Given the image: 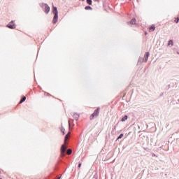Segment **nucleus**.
Wrapping results in <instances>:
<instances>
[{
    "label": "nucleus",
    "mask_w": 179,
    "mask_h": 179,
    "mask_svg": "<svg viewBox=\"0 0 179 179\" xmlns=\"http://www.w3.org/2000/svg\"><path fill=\"white\" fill-rule=\"evenodd\" d=\"M100 113V108H97L96 110L91 115L90 117V120H94L95 117H97L99 114Z\"/></svg>",
    "instance_id": "nucleus-1"
},
{
    "label": "nucleus",
    "mask_w": 179,
    "mask_h": 179,
    "mask_svg": "<svg viewBox=\"0 0 179 179\" xmlns=\"http://www.w3.org/2000/svg\"><path fill=\"white\" fill-rule=\"evenodd\" d=\"M60 152H61V156L64 157V156H65V152H66V143H64L62 145Z\"/></svg>",
    "instance_id": "nucleus-2"
},
{
    "label": "nucleus",
    "mask_w": 179,
    "mask_h": 179,
    "mask_svg": "<svg viewBox=\"0 0 179 179\" xmlns=\"http://www.w3.org/2000/svg\"><path fill=\"white\" fill-rule=\"evenodd\" d=\"M41 8H43L45 13H50V6L47 5V3H42L41 5Z\"/></svg>",
    "instance_id": "nucleus-3"
},
{
    "label": "nucleus",
    "mask_w": 179,
    "mask_h": 179,
    "mask_svg": "<svg viewBox=\"0 0 179 179\" xmlns=\"http://www.w3.org/2000/svg\"><path fill=\"white\" fill-rule=\"evenodd\" d=\"M149 55H150V53H149V52H147L144 56V59H142V58L139 59L140 62H148V59H149Z\"/></svg>",
    "instance_id": "nucleus-4"
},
{
    "label": "nucleus",
    "mask_w": 179,
    "mask_h": 179,
    "mask_svg": "<svg viewBox=\"0 0 179 179\" xmlns=\"http://www.w3.org/2000/svg\"><path fill=\"white\" fill-rule=\"evenodd\" d=\"M7 27L8 29H16V25H15V22L13 21H11L8 25Z\"/></svg>",
    "instance_id": "nucleus-5"
},
{
    "label": "nucleus",
    "mask_w": 179,
    "mask_h": 179,
    "mask_svg": "<svg viewBox=\"0 0 179 179\" xmlns=\"http://www.w3.org/2000/svg\"><path fill=\"white\" fill-rule=\"evenodd\" d=\"M52 22L54 24L57 23V22H58V14H55Z\"/></svg>",
    "instance_id": "nucleus-6"
},
{
    "label": "nucleus",
    "mask_w": 179,
    "mask_h": 179,
    "mask_svg": "<svg viewBox=\"0 0 179 179\" xmlns=\"http://www.w3.org/2000/svg\"><path fill=\"white\" fill-rule=\"evenodd\" d=\"M155 30H156V27H155L154 24L151 25L149 27V31H155Z\"/></svg>",
    "instance_id": "nucleus-7"
},
{
    "label": "nucleus",
    "mask_w": 179,
    "mask_h": 179,
    "mask_svg": "<svg viewBox=\"0 0 179 179\" xmlns=\"http://www.w3.org/2000/svg\"><path fill=\"white\" fill-rule=\"evenodd\" d=\"M73 118H74V120H76V121H78V120H79V114H77V113H74L73 115Z\"/></svg>",
    "instance_id": "nucleus-8"
},
{
    "label": "nucleus",
    "mask_w": 179,
    "mask_h": 179,
    "mask_svg": "<svg viewBox=\"0 0 179 179\" xmlns=\"http://www.w3.org/2000/svg\"><path fill=\"white\" fill-rule=\"evenodd\" d=\"M71 132H69L66 136H65V138H64V143H66V141H68V139L69 138V135H70Z\"/></svg>",
    "instance_id": "nucleus-9"
},
{
    "label": "nucleus",
    "mask_w": 179,
    "mask_h": 179,
    "mask_svg": "<svg viewBox=\"0 0 179 179\" xmlns=\"http://www.w3.org/2000/svg\"><path fill=\"white\" fill-rule=\"evenodd\" d=\"M53 13L54 15H58V10L57 9V7L53 6Z\"/></svg>",
    "instance_id": "nucleus-10"
},
{
    "label": "nucleus",
    "mask_w": 179,
    "mask_h": 179,
    "mask_svg": "<svg viewBox=\"0 0 179 179\" xmlns=\"http://www.w3.org/2000/svg\"><path fill=\"white\" fill-rule=\"evenodd\" d=\"M136 22V20L135 18H133V19L130 21L129 24H135Z\"/></svg>",
    "instance_id": "nucleus-11"
},
{
    "label": "nucleus",
    "mask_w": 179,
    "mask_h": 179,
    "mask_svg": "<svg viewBox=\"0 0 179 179\" xmlns=\"http://www.w3.org/2000/svg\"><path fill=\"white\" fill-rule=\"evenodd\" d=\"M26 101V96H24L20 101L19 104H22V103Z\"/></svg>",
    "instance_id": "nucleus-12"
},
{
    "label": "nucleus",
    "mask_w": 179,
    "mask_h": 179,
    "mask_svg": "<svg viewBox=\"0 0 179 179\" xmlns=\"http://www.w3.org/2000/svg\"><path fill=\"white\" fill-rule=\"evenodd\" d=\"M66 155H72V149L67 150Z\"/></svg>",
    "instance_id": "nucleus-13"
},
{
    "label": "nucleus",
    "mask_w": 179,
    "mask_h": 179,
    "mask_svg": "<svg viewBox=\"0 0 179 179\" xmlns=\"http://www.w3.org/2000/svg\"><path fill=\"white\" fill-rule=\"evenodd\" d=\"M127 120H128V116L127 115H125L124 117L122 118V122H124V121H127Z\"/></svg>",
    "instance_id": "nucleus-14"
},
{
    "label": "nucleus",
    "mask_w": 179,
    "mask_h": 179,
    "mask_svg": "<svg viewBox=\"0 0 179 179\" xmlns=\"http://www.w3.org/2000/svg\"><path fill=\"white\" fill-rule=\"evenodd\" d=\"M85 10H92V8L90 6H85Z\"/></svg>",
    "instance_id": "nucleus-15"
},
{
    "label": "nucleus",
    "mask_w": 179,
    "mask_h": 179,
    "mask_svg": "<svg viewBox=\"0 0 179 179\" xmlns=\"http://www.w3.org/2000/svg\"><path fill=\"white\" fill-rule=\"evenodd\" d=\"M168 45H173V41L170 40L168 43Z\"/></svg>",
    "instance_id": "nucleus-16"
},
{
    "label": "nucleus",
    "mask_w": 179,
    "mask_h": 179,
    "mask_svg": "<svg viewBox=\"0 0 179 179\" xmlns=\"http://www.w3.org/2000/svg\"><path fill=\"white\" fill-rule=\"evenodd\" d=\"M92 0H87V3H88V5H92Z\"/></svg>",
    "instance_id": "nucleus-17"
},
{
    "label": "nucleus",
    "mask_w": 179,
    "mask_h": 179,
    "mask_svg": "<svg viewBox=\"0 0 179 179\" xmlns=\"http://www.w3.org/2000/svg\"><path fill=\"white\" fill-rule=\"evenodd\" d=\"M61 132H62L63 135H65V129L62 128L61 129Z\"/></svg>",
    "instance_id": "nucleus-18"
},
{
    "label": "nucleus",
    "mask_w": 179,
    "mask_h": 179,
    "mask_svg": "<svg viewBox=\"0 0 179 179\" xmlns=\"http://www.w3.org/2000/svg\"><path fill=\"white\" fill-rule=\"evenodd\" d=\"M122 136H124V134H121L118 136L117 139H121V138H122Z\"/></svg>",
    "instance_id": "nucleus-19"
},
{
    "label": "nucleus",
    "mask_w": 179,
    "mask_h": 179,
    "mask_svg": "<svg viewBox=\"0 0 179 179\" xmlns=\"http://www.w3.org/2000/svg\"><path fill=\"white\" fill-rule=\"evenodd\" d=\"M178 21H179V18H178V17H177V18L175 20V22H176V23H178Z\"/></svg>",
    "instance_id": "nucleus-20"
},
{
    "label": "nucleus",
    "mask_w": 179,
    "mask_h": 179,
    "mask_svg": "<svg viewBox=\"0 0 179 179\" xmlns=\"http://www.w3.org/2000/svg\"><path fill=\"white\" fill-rule=\"evenodd\" d=\"M82 166V164L81 163H80L79 164H78V167H79V169H80V167Z\"/></svg>",
    "instance_id": "nucleus-21"
},
{
    "label": "nucleus",
    "mask_w": 179,
    "mask_h": 179,
    "mask_svg": "<svg viewBox=\"0 0 179 179\" xmlns=\"http://www.w3.org/2000/svg\"><path fill=\"white\" fill-rule=\"evenodd\" d=\"M58 179H61V177H59Z\"/></svg>",
    "instance_id": "nucleus-22"
},
{
    "label": "nucleus",
    "mask_w": 179,
    "mask_h": 179,
    "mask_svg": "<svg viewBox=\"0 0 179 179\" xmlns=\"http://www.w3.org/2000/svg\"><path fill=\"white\" fill-rule=\"evenodd\" d=\"M82 1H85V0H82Z\"/></svg>",
    "instance_id": "nucleus-23"
}]
</instances>
